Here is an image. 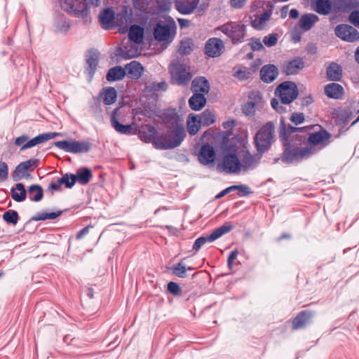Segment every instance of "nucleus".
<instances>
[{"label":"nucleus","mask_w":359,"mask_h":359,"mask_svg":"<svg viewBox=\"0 0 359 359\" xmlns=\"http://www.w3.org/2000/svg\"><path fill=\"white\" fill-rule=\"evenodd\" d=\"M187 130L190 135H195L199 130L201 123L197 115L190 114L187 121Z\"/></svg>","instance_id":"nucleus-36"},{"label":"nucleus","mask_w":359,"mask_h":359,"mask_svg":"<svg viewBox=\"0 0 359 359\" xmlns=\"http://www.w3.org/2000/svg\"><path fill=\"white\" fill-rule=\"evenodd\" d=\"M12 198L17 202H22L26 198L27 192L24 185L21 183L16 184L11 190Z\"/></svg>","instance_id":"nucleus-34"},{"label":"nucleus","mask_w":359,"mask_h":359,"mask_svg":"<svg viewBox=\"0 0 359 359\" xmlns=\"http://www.w3.org/2000/svg\"><path fill=\"white\" fill-rule=\"evenodd\" d=\"M60 183L65 184L67 188H72L76 183L74 175L66 174L60 178Z\"/></svg>","instance_id":"nucleus-48"},{"label":"nucleus","mask_w":359,"mask_h":359,"mask_svg":"<svg viewBox=\"0 0 359 359\" xmlns=\"http://www.w3.org/2000/svg\"><path fill=\"white\" fill-rule=\"evenodd\" d=\"M126 75V71L121 67H115L110 69L107 74L109 81H114L122 79Z\"/></svg>","instance_id":"nucleus-38"},{"label":"nucleus","mask_w":359,"mask_h":359,"mask_svg":"<svg viewBox=\"0 0 359 359\" xmlns=\"http://www.w3.org/2000/svg\"><path fill=\"white\" fill-rule=\"evenodd\" d=\"M69 22L63 18H60L56 22H55V27L58 32H67L69 29Z\"/></svg>","instance_id":"nucleus-49"},{"label":"nucleus","mask_w":359,"mask_h":359,"mask_svg":"<svg viewBox=\"0 0 359 359\" xmlns=\"http://www.w3.org/2000/svg\"><path fill=\"white\" fill-rule=\"evenodd\" d=\"M251 48L253 50H259L264 48L262 43L259 39L252 40Z\"/></svg>","instance_id":"nucleus-64"},{"label":"nucleus","mask_w":359,"mask_h":359,"mask_svg":"<svg viewBox=\"0 0 359 359\" xmlns=\"http://www.w3.org/2000/svg\"><path fill=\"white\" fill-rule=\"evenodd\" d=\"M278 76V69L273 65L264 66L260 71V76L263 81L270 83L275 80Z\"/></svg>","instance_id":"nucleus-23"},{"label":"nucleus","mask_w":359,"mask_h":359,"mask_svg":"<svg viewBox=\"0 0 359 359\" xmlns=\"http://www.w3.org/2000/svg\"><path fill=\"white\" fill-rule=\"evenodd\" d=\"M28 139L29 137L27 135H22L15 139V144L16 146L21 147L20 148H23V146L28 142Z\"/></svg>","instance_id":"nucleus-58"},{"label":"nucleus","mask_w":359,"mask_h":359,"mask_svg":"<svg viewBox=\"0 0 359 359\" xmlns=\"http://www.w3.org/2000/svg\"><path fill=\"white\" fill-rule=\"evenodd\" d=\"M168 290L174 295H178L181 292L180 285L174 282H170L168 284Z\"/></svg>","instance_id":"nucleus-55"},{"label":"nucleus","mask_w":359,"mask_h":359,"mask_svg":"<svg viewBox=\"0 0 359 359\" xmlns=\"http://www.w3.org/2000/svg\"><path fill=\"white\" fill-rule=\"evenodd\" d=\"M111 124L114 130L120 134H132L137 133L139 137L144 142H151L156 140L155 135L156 134V128L150 125L142 126L138 130L133 132V127L135 126L133 122L132 124L123 125L121 122H123V115L118 109L113 111L111 116Z\"/></svg>","instance_id":"nucleus-2"},{"label":"nucleus","mask_w":359,"mask_h":359,"mask_svg":"<svg viewBox=\"0 0 359 359\" xmlns=\"http://www.w3.org/2000/svg\"><path fill=\"white\" fill-rule=\"evenodd\" d=\"M311 318V314L310 313L306 311L301 312L292 321L293 328L299 329L303 327L307 323H309Z\"/></svg>","instance_id":"nucleus-37"},{"label":"nucleus","mask_w":359,"mask_h":359,"mask_svg":"<svg viewBox=\"0 0 359 359\" xmlns=\"http://www.w3.org/2000/svg\"><path fill=\"white\" fill-rule=\"evenodd\" d=\"M147 88H149L151 90L154 91H158L159 90H165L166 88V83L165 82H161V83H151L150 86H147Z\"/></svg>","instance_id":"nucleus-62"},{"label":"nucleus","mask_w":359,"mask_h":359,"mask_svg":"<svg viewBox=\"0 0 359 359\" xmlns=\"http://www.w3.org/2000/svg\"><path fill=\"white\" fill-rule=\"evenodd\" d=\"M327 76L330 81H340L342 77V69L340 65L332 63L327 69Z\"/></svg>","instance_id":"nucleus-32"},{"label":"nucleus","mask_w":359,"mask_h":359,"mask_svg":"<svg viewBox=\"0 0 359 359\" xmlns=\"http://www.w3.org/2000/svg\"><path fill=\"white\" fill-rule=\"evenodd\" d=\"M143 67L137 61H132L125 67L126 74L132 79H139L143 73Z\"/></svg>","instance_id":"nucleus-28"},{"label":"nucleus","mask_w":359,"mask_h":359,"mask_svg":"<svg viewBox=\"0 0 359 359\" xmlns=\"http://www.w3.org/2000/svg\"><path fill=\"white\" fill-rule=\"evenodd\" d=\"M61 211H58L56 212H50V213H41L39 214L37 217L36 218V220H46V219H54L57 218L58 216L60 215Z\"/></svg>","instance_id":"nucleus-51"},{"label":"nucleus","mask_w":359,"mask_h":359,"mask_svg":"<svg viewBox=\"0 0 359 359\" xmlns=\"http://www.w3.org/2000/svg\"><path fill=\"white\" fill-rule=\"evenodd\" d=\"M176 29L175 23L170 20H165L157 23L154 30L155 39L159 41L170 43L174 38Z\"/></svg>","instance_id":"nucleus-7"},{"label":"nucleus","mask_w":359,"mask_h":359,"mask_svg":"<svg viewBox=\"0 0 359 359\" xmlns=\"http://www.w3.org/2000/svg\"><path fill=\"white\" fill-rule=\"evenodd\" d=\"M318 20V18L317 15L309 13L304 15L300 18L298 25L302 31L306 32L312 28Z\"/></svg>","instance_id":"nucleus-27"},{"label":"nucleus","mask_w":359,"mask_h":359,"mask_svg":"<svg viewBox=\"0 0 359 359\" xmlns=\"http://www.w3.org/2000/svg\"><path fill=\"white\" fill-rule=\"evenodd\" d=\"M304 67V62L301 58H296L287 62L283 66V72L287 75L297 74Z\"/></svg>","instance_id":"nucleus-22"},{"label":"nucleus","mask_w":359,"mask_h":359,"mask_svg":"<svg viewBox=\"0 0 359 359\" xmlns=\"http://www.w3.org/2000/svg\"><path fill=\"white\" fill-rule=\"evenodd\" d=\"M39 160L35 158L29 159L27 161L20 163L16 168L13 174V180L15 182L20 181L27 175V171L31 168L33 170L38 165Z\"/></svg>","instance_id":"nucleus-16"},{"label":"nucleus","mask_w":359,"mask_h":359,"mask_svg":"<svg viewBox=\"0 0 359 359\" xmlns=\"http://www.w3.org/2000/svg\"><path fill=\"white\" fill-rule=\"evenodd\" d=\"M172 81L178 85H187L193 76L189 65L176 62L170 66Z\"/></svg>","instance_id":"nucleus-6"},{"label":"nucleus","mask_w":359,"mask_h":359,"mask_svg":"<svg viewBox=\"0 0 359 359\" xmlns=\"http://www.w3.org/2000/svg\"><path fill=\"white\" fill-rule=\"evenodd\" d=\"M271 107L279 113H283L285 110L282 104L276 99H272L271 101Z\"/></svg>","instance_id":"nucleus-60"},{"label":"nucleus","mask_w":359,"mask_h":359,"mask_svg":"<svg viewBox=\"0 0 359 359\" xmlns=\"http://www.w3.org/2000/svg\"><path fill=\"white\" fill-rule=\"evenodd\" d=\"M118 26L126 27L133 22V12L130 8L123 6L119 13L116 16Z\"/></svg>","instance_id":"nucleus-21"},{"label":"nucleus","mask_w":359,"mask_h":359,"mask_svg":"<svg viewBox=\"0 0 359 359\" xmlns=\"http://www.w3.org/2000/svg\"><path fill=\"white\" fill-rule=\"evenodd\" d=\"M59 133H47L40 134L31 140L28 139V142L23 146V148H20V151H25L26 149L37 146L57 137Z\"/></svg>","instance_id":"nucleus-20"},{"label":"nucleus","mask_w":359,"mask_h":359,"mask_svg":"<svg viewBox=\"0 0 359 359\" xmlns=\"http://www.w3.org/2000/svg\"><path fill=\"white\" fill-rule=\"evenodd\" d=\"M198 118L203 126H208L215 121V114L209 109L205 110Z\"/></svg>","instance_id":"nucleus-42"},{"label":"nucleus","mask_w":359,"mask_h":359,"mask_svg":"<svg viewBox=\"0 0 359 359\" xmlns=\"http://www.w3.org/2000/svg\"><path fill=\"white\" fill-rule=\"evenodd\" d=\"M173 128L168 130L165 135L156 138L155 147L158 149H168L178 147L183 141L186 133L182 120L179 116L174 114Z\"/></svg>","instance_id":"nucleus-3"},{"label":"nucleus","mask_w":359,"mask_h":359,"mask_svg":"<svg viewBox=\"0 0 359 359\" xmlns=\"http://www.w3.org/2000/svg\"><path fill=\"white\" fill-rule=\"evenodd\" d=\"M259 163V156L250 154L248 141L238 137L226 143L217 168L219 172L229 174L245 173L253 170Z\"/></svg>","instance_id":"nucleus-1"},{"label":"nucleus","mask_w":359,"mask_h":359,"mask_svg":"<svg viewBox=\"0 0 359 359\" xmlns=\"http://www.w3.org/2000/svg\"><path fill=\"white\" fill-rule=\"evenodd\" d=\"M87 64L88 65V74L90 75V76H93L98 64V56L97 54H93L89 56L87 59Z\"/></svg>","instance_id":"nucleus-45"},{"label":"nucleus","mask_w":359,"mask_h":359,"mask_svg":"<svg viewBox=\"0 0 359 359\" xmlns=\"http://www.w3.org/2000/svg\"><path fill=\"white\" fill-rule=\"evenodd\" d=\"M238 252L237 250L232 251L228 257V266L232 269L235 259L238 256Z\"/></svg>","instance_id":"nucleus-63"},{"label":"nucleus","mask_w":359,"mask_h":359,"mask_svg":"<svg viewBox=\"0 0 359 359\" xmlns=\"http://www.w3.org/2000/svg\"><path fill=\"white\" fill-rule=\"evenodd\" d=\"M274 126L271 122L266 123L256 133L255 137V144L258 151L255 156H259L266 151L273 142Z\"/></svg>","instance_id":"nucleus-4"},{"label":"nucleus","mask_w":359,"mask_h":359,"mask_svg":"<svg viewBox=\"0 0 359 359\" xmlns=\"http://www.w3.org/2000/svg\"><path fill=\"white\" fill-rule=\"evenodd\" d=\"M224 50V44L222 39L217 37L209 39L205 46V53L211 57L220 56Z\"/></svg>","instance_id":"nucleus-13"},{"label":"nucleus","mask_w":359,"mask_h":359,"mask_svg":"<svg viewBox=\"0 0 359 359\" xmlns=\"http://www.w3.org/2000/svg\"><path fill=\"white\" fill-rule=\"evenodd\" d=\"M233 191L238 190L241 196H245L250 194V188L244 184L233 185Z\"/></svg>","instance_id":"nucleus-56"},{"label":"nucleus","mask_w":359,"mask_h":359,"mask_svg":"<svg viewBox=\"0 0 359 359\" xmlns=\"http://www.w3.org/2000/svg\"><path fill=\"white\" fill-rule=\"evenodd\" d=\"M76 182L81 184H86L89 182L92 177L91 171L86 168H80L77 170L76 174L74 175Z\"/></svg>","instance_id":"nucleus-35"},{"label":"nucleus","mask_w":359,"mask_h":359,"mask_svg":"<svg viewBox=\"0 0 359 359\" xmlns=\"http://www.w3.org/2000/svg\"><path fill=\"white\" fill-rule=\"evenodd\" d=\"M275 94L280 99L282 104H290L297 98L298 90L294 83L285 81L276 88Z\"/></svg>","instance_id":"nucleus-9"},{"label":"nucleus","mask_w":359,"mask_h":359,"mask_svg":"<svg viewBox=\"0 0 359 359\" xmlns=\"http://www.w3.org/2000/svg\"><path fill=\"white\" fill-rule=\"evenodd\" d=\"M332 5L330 0H316V11L319 14L327 15L330 13Z\"/></svg>","instance_id":"nucleus-40"},{"label":"nucleus","mask_w":359,"mask_h":359,"mask_svg":"<svg viewBox=\"0 0 359 359\" xmlns=\"http://www.w3.org/2000/svg\"><path fill=\"white\" fill-rule=\"evenodd\" d=\"M133 6L135 10L142 13H148V1L147 0H133Z\"/></svg>","instance_id":"nucleus-46"},{"label":"nucleus","mask_w":359,"mask_h":359,"mask_svg":"<svg viewBox=\"0 0 359 359\" xmlns=\"http://www.w3.org/2000/svg\"><path fill=\"white\" fill-rule=\"evenodd\" d=\"M246 1L247 0H230L229 4L232 8L239 9L245 5Z\"/></svg>","instance_id":"nucleus-59"},{"label":"nucleus","mask_w":359,"mask_h":359,"mask_svg":"<svg viewBox=\"0 0 359 359\" xmlns=\"http://www.w3.org/2000/svg\"><path fill=\"white\" fill-rule=\"evenodd\" d=\"M28 196L31 201H41L43 198L42 188L36 184L31 185L28 189Z\"/></svg>","instance_id":"nucleus-41"},{"label":"nucleus","mask_w":359,"mask_h":359,"mask_svg":"<svg viewBox=\"0 0 359 359\" xmlns=\"http://www.w3.org/2000/svg\"><path fill=\"white\" fill-rule=\"evenodd\" d=\"M329 138L330 135L325 130H320L310 135L309 141L313 145L325 144Z\"/></svg>","instance_id":"nucleus-33"},{"label":"nucleus","mask_w":359,"mask_h":359,"mask_svg":"<svg viewBox=\"0 0 359 359\" xmlns=\"http://www.w3.org/2000/svg\"><path fill=\"white\" fill-rule=\"evenodd\" d=\"M270 13L265 12L259 16H256L253 20H252V26L258 29H262L266 22L269 20Z\"/></svg>","instance_id":"nucleus-39"},{"label":"nucleus","mask_w":359,"mask_h":359,"mask_svg":"<svg viewBox=\"0 0 359 359\" xmlns=\"http://www.w3.org/2000/svg\"><path fill=\"white\" fill-rule=\"evenodd\" d=\"M206 103V99L203 94L195 93L189 99V104L191 109L194 111H199L201 109Z\"/></svg>","instance_id":"nucleus-30"},{"label":"nucleus","mask_w":359,"mask_h":359,"mask_svg":"<svg viewBox=\"0 0 359 359\" xmlns=\"http://www.w3.org/2000/svg\"><path fill=\"white\" fill-rule=\"evenodd\" d=\"M138 44L129 40L123 42L120 47V54L126 59L137 57L141 54V49L139 48Z\"/></svg>","instance_id":"nucleus-17"},{"label":"nucleus","mask_w":359,"mask_h":359,"mask_svg":"<svg viewBox=\"0 0 359 359\" xmlns=\"http://www.w3.org/2000/svg\"><path fill=\"white\" fill-rule=\"evenodd\" d=\"M59 133H47L40 134L31 140L28 139V142L23 146V148H20V151H25L26 149L37 146L57 137Z\"/></svg>","instance_id":"nucleus-19"},{"label":"nucleus","mask_w":359,"mask_h":359,"mask_svg":"<svg viewBox=\"0 0 359 359\" xmlns=\"http://www.w3.org/2000/svg\"><path fill=\"white\" fill-rule=\"evenodd\" d=\"M101 0H84L83 2L76 1L67 8V11L76 18L86 19L89 15L90 7H98Z\"/></svg>","instance_id":"nucleus-8"},{"label":"nucleus","mask_w":359,"mask_h":359,"mask_svg":"<svg viewBox=\"0 0 359 359\" xmlns=\"http://www.w3.org/2000/svg\"><path fill=\"white\" fill-rule=\"evenodd\" d=\"M4 219L8 223L15 224L18 220V215L15 210H8L4 212Z\"/></svg>","instance_id":"nucleus-47"},{"label":"nucleus","mask_w":359,"mask_h":359,"mask_svg":"<svg viewBox=\"0 0 359 359\" xmlns=\"http://www.w3.org/2000/svg\"><path fill=\"white\" fill-rule=\"evenodd\" d=\"M100 22L104 29H109L116 20L114 12L111 8L104 9L99 15Z\"/></svg>","instance_id":"nucleus-26"},{"label":"nucleus","mask_w":359,"mask_h":359,"mask_svg":"<svg viewBox=\"0 0 359 359\" xmlns=\"http://www.w3.org/2000/svg\"><path fill=\"white\" fill-rule=\"evenodd\" d=\"M336 35L344 41L353 42L359 39V33L348 25H338L335 29Z\"/></svg>","instance_id":"nucleus-14"},{"label":"nucleus","mask_w":359,"mask_h":359,"mask_svg":"<svg viewBox=\"0 0 359 359\" xmlns=\"http://www.w3.org/2000/svg\"><path fill=\"white\" fill-rule=\"evenodd\" d=\"M349 20L354 25L359 27V11H353L349 16Z\"/></svg>","instance_id":"nucleus-61"},{"label":"nucleus","mask_w":359,"mask_h":359,"mask_svg":"<svg viewBox=\"0 0 359 359\" xmlns=\"http://www.w3.org/2000/svg\"><path fill=\"white\" fill-rule=\"evenodd\" d=\"M102 95L103 97L104 104H111L116 101L117 93L116 90L114 88L109 87L103 89Z\"/></svg>","instance_id":"nucleus-43"},{"label":"nucleus","mask_w":359,"mask_h":359,"mask_svg":"<svg viewBox=\"0 0 359 359\" xmlns=\"http://www.w3.org/2000/svg\"><path fill=\"white\" fill-rule=\"evenodd\" d=\"M233 229L230 222H226L220 227L215 229L211 234L197 238L193 245V249L198 251L206 243H211L229 232Z\"/></svg>","instance_id":"nucleus-10"},{"label":"nucleus","mask_w":359,"mask_h":359,"mask_svg":"<svg viewBox=\"0 0 359 359\" xmlns=\"http://www.w3.org/2000/svg\"><path fill=\"white\" fill-rule=\"evenodd\" d=\"M250 99V100L247 102L242 107L243 114L248 116L255 115V111L263 106V101L259 93H252Z\"/></svg>","instance_id":"nucleus-15"},{"label":"nucleus","mask_w":359,"mask_h":359,"mask_svg":"<svg viewBox=\"0 0 359 359\" xmlns=\"http://www.w3.org/2000/svg\"><path fill=\"white\" fill-rule=\"evenodd\" d=\"M290 120L296 125L301 124L304 120L302 113H294L291 116Z\"/></svg>","instance_id":"nucleus-57"},{"label":"nucleus","mask_w":359,"mask_h":359,"mask_svg":"<svg viewBox=\"0 0 359 359\" xmlns=\"http://www.w3.org/2000/svg\"><path fill=\"white\" fill-rule=\"evenodd\" d=\"M128 36L129 41L135 43H140L144 37V28L136 25H132L129 29Z\"/></svg>","instance_id":"nucleus-31"},{"label":"nucleus","mask_w":359,"mask_h":359,"mask_svg":"<svg viewBox=\"0 0 359 359\" xmlns=\"http://www.w3.org/2000/svg\"><path fill=\"white\" fill-rule=\"evenodd\" d=\"M219 32L229 38L232 43H241L245 36V26L242 23L228 22L214 29L215 35H219Z\"/></svg>","instance_id":"nucleus-5"},{"label":"nucleus","mask_w":359,"mask_h":359,"mask_svg":"<svg viewBox=\"0 0 359 359\" xmlns=\"http://www.w3.org/2000/svg\"><path fill=\"white\" fill-rule=\"evenodd\" d=\"M172 270H173V273L180 278H184L186 276L187 267L182 262L176 264L173 267Z\"/></svg>","instance_id":"nucleus-50"},{"label":"nucleus","mask_w":359,"mask_h":359,"mask_svg":"<svg viewBox=\"0 0 359 359\" xmlns=\"http://www.w3.org/2000/svg\"><path fill=\"white\" fill-rule=\"evenodd\" d=\"M278 41V38L276 34H270L266 36L263 39V43L267 47L274 46Z\"/></svg>","instance_id":"nucleus-52"},{"label":"nucleus","mask_w":359,"mask_h":359,"mask_svg":"<svg viewBox=\"0 0 359 359\" xmlns=\"http://www.w3.org/2000/svg\"><path fill=\"white\" fill-rule=\"evenodd\" d=\"M250 74V71L245 67L240 65L233 68V76L241 81L248 79Z\"/></svg>","instance_id":"nucleus-44"},{"label":"nucleus","mask_w":359,"mask_h":359,"mask_svg":"<svg viewBox=\"0 0 359 359\" xmlns=\"http://www.w3.org/2000/svg\"><path fill=\"white\" fill-rule=\"evenodd\" d=\"M55 146L60 149L69 153L88 152L90 149V144L86 141H57L54 143Z\"/></svg>","instance_id":"nucleus-11"},{"label":"nucleus","mask_w":359,"mask_h":359,"mask_svg":"<svg viewBox=\"0 0 359 359\" xmlns=\"http://www.w3.org/2000/svg\"><path fill=\"white\" fill-rule=\"evenodd\" d=\"M191 88L194 93L206 94L210 90L209 82L203 76L196 78L192 81Z\"/></svg>","instance_id":"nucleus-24"},{"label":"nucleus","mask_w":359,"mask_h":359,"mask_svg":"<svg viewBox=\"0 0 359 359\" xmlns=\"http://www.w3.org/2000/svg\"><path fill=\"white\" fill-rule=\"evenodd\" d=\"M313 153L312 146L304 148H294L290 149L286 148L283 161L285 163H292L307 158Z\"/></svg>","instance_id":"nucleus-12"},{"label":"nucleus","mask_w":359,"mask_h":359,"mask_svg":"<svg viewBox=\"0 0 359 359\" xmlns=\"http://www.w3.org/2000/svg\"><path fill=\"white\" fill-rule=\"evenodd\" d=\"M346 8H353L359 7V0H342L340 4Z\"/></svg>","instance_id":"nucleus-54"},{"label":"nucleus","mask_w":359,"mask_h":359,"mask_svg":"<svg viewBox=\"0 0 359 359\" xmlns=\"http://www.w3.org/2000/svg\"><path fill=\"white\" fill-rule=\"evenodd\" d=\"M199 0H184L177 1L175 4L177 10L184 15L191 13L196 8Z\"/></svg>","instance_id":"nucleus-25"},{"label":"nucleus","mask_w":359,"mask_h":359,"mask_svg":"<svg viewBox=\"0 0 359 359\" xmlns=\"http://www.w3.org/2000/svg\"><path fill=\"white\" fill-rule=\"evenodd\" d=\"M215 151L214 148L209 144L203 145L198 156L199 162L204 165L212 163L215 160Z\"/></svg>","instance_id":"nucleus-18"},{"label":"nucleus","mask_w":359,"mask_h":359,"mask_svg":"<svg viewBox=\"0 0 359 359\" xmlns=\"http://www.w3.org/2000/svg\"><path fill=\"white\" fill-rule=\"evenodd\" d=\"M325 93L330 98L339 99L344 93V88L339 83H330L325 86Z\"/></svg>","instance_id":"nucleus-29"},{"label":"nucleus","mask_w":359,"mask_h":359,"mask_svg":"<svg viewBox=\"0 0 359 359\" xmlns=\"http://www.w3.org/2000/svg\"><path fill=\"white\" fill-rule=\"evenodd\" d=\"M8 177V168L5 162L0 161V181H5Z\"/></svg>","instance_id":"nucleus-53"}]
</instances>
